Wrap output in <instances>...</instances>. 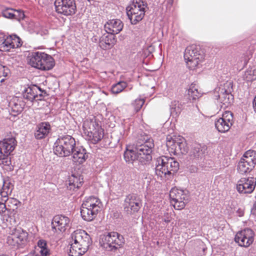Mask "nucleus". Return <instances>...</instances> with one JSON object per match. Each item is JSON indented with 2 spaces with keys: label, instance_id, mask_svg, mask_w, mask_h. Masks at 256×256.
<instances>
[{
  "label": "nucleus",
  "instance_id": "nucleus-7",
  "mask_svg": "<svg viewBox=\"0 0 256 256\" xmlns=\"http://www.w3.org/2000/svg\"><path fill=\"white\" fill-rule=\"evenodd\" d=\"M100 244L106 250L114 252L124 245V239L122 235L112 232L102 236Z\"/></svg>",
  "mask_w": 256,
  "mask_h": 256
},
{
  "label": "nucleus",
  "instance_id": "nucleus-20",
  "mask_svg": "<svg viewBox=\"0 0 256 256\" xmlns=\"http://www.w3.org/2000/svg\"><path fill=\"white\" fill-rule=\"evenodd\" d=\"M123 27V22L118 19L109 20L104 26L106 33L114 36L121 32Z\"/></svg>",
  "mask_w": 256,
  "mask_h": 256
},
{
  "label": "nucleus",
  "instance_id": "nucleus-38",
  "mask_svg": "<svg viewBox=\"0 0 256 256\" xmlns=\"http://www.w3.org/2000/svg\"><path fill=\"white\" fill-rule=\"evenodd\" d=\"M256 152L252 150H248L246 151L242 158L246 160H250L252 162H256Z\"/></svg>",
  "mask_w": 256,
  "mask_h": 256
},
{
  "label": "nucleus",
  "instance_id": "nucleus-45",
  "mask_svg": "<svg viewBox=\"0 0 256 256\" xmlns=\"http://www.w3.org/2000/svg\"><path fill=\"white\" fill-rule=\"evenodd\" d=\"M14 11H15V10ZM16 14H14V15H16V16H14V19L18 20L24 19V14L23 11L20 10H16Z\"/></svg>",
  "mask_w": 256,
  "mask_h": 256
},
{
  "label": "nucleus",
  "instance_id": "nucleus-15",
  "mask_svg": "<svg viewBox=\"0 0 256 256\" xmlns=\"http://www.w3.org/2000/svg\"><path fill=\"white\" fill-rule=\"evenodd\" d=\"M232 123V113L230 111H226L222 118L215 121V126L219 132L224 133L230 130Z\"/></svg>",
  "mask_w": 256,
  "mask_h": 256
},
{
  "label": "nucleus",
  "instance_id": "nucleus-43",
  "mask_svg": "<svg viewBox=\"0 0 256 256\" xmlns=\"http://www.w3.org/2000/svg\"><path fill=\"white\" fill-rule=\"evenodd\" d=\"M10 191L8 192L6 190H3L2 189L1 190V192H0L1 202H2L4 204L8 200V195L10 194Z\"/></svg>",
  "mask_w": 256,
  "mask_h": 256
},
{
  "label": "nucleus",
  "instance_id": "nucleus-32",
  "mask_svg": "<svg viewBox=\"0 0 256 256\" xmlns=\"http://www.w3.org/2000/svg\"><path fill=\"white\" fill-rule=\"evenodd\" d=\"M22 96L24 99L32 102L36 96L35 87L32 86L25 88L22 92Z\"/></svg>",
  "mask_w": 256,
  "mask_h": 256
},
{
  "label": "nucleus",
  "instance_id": "nucleus-18",
  "mask_svg": "<svg viewBox=\"0 0 256 256\" xmlns=\"http://www.w3.org/2000/svg\"><path fill=\"white\" fill-rule=\"evenodd\" d=\"M70 222L69 218L65 216L56 215L52 220V230L54 232H64L68 226Z\"/></svg>",
  "mask_w": 256,
  "mask_h": 256
},
{
  "label": "nucleus",
  "instance_id": "nucleus-1",
  "mask_svg": "<svg viewBox=\"0 0 256 256\" xmlns=\"http://www.w3.org/2000/svg\"><path fill=\"white\" fill-rule=\"evenodd\" d=\"M144 144L138 142L134 148L132 150L126 149L124 152V158L126 162H132L138 160L142 165H147L152 160V153L154 148V140L146 136L142 140Z\"/></svg>",
  "mask_w": 256,
  "mask_h": 256
},
{
  "label": "nucleus",
  "instance_id": "nucleus-10",
  "mask_svg": "<svg viewBox=\"0 0 256 256\" xmlns=\"http://www.w3.org/2000/svg\"><path fill=\"white\" fill-rule=\"evenodd\" d=\"M170 197L174 208L178 210L184 208L188 202V192L182 190L172 189L170 192Z\"/></svg>",
  "mask_w": 256,
  "mask_h": 256
},
{
  "label": "nucleus",
  "instance_id": "nucleus-44",
  "mask_svg": "<svg viewBox=\"0 0 256 256\" xmlns=\"http://www.w3.org/2000/svg\"><path fill=\"white\" fill-rule=\"evenodd\" d=\"M13 186L10 184L8 181H4L3 185L2 188V189L3 190L10 191V192L11 193L12 190Z\"/></svg>",
  "mask_w": 256,
  "mask_h": 256
},
{
  "label": "nucleus",
  "instance_id": "nucleus-26",
  "mask_svg": "<svg viewBox=\"0 0 256 256\" xmlns=\"http://www.w3.org/2000/svg\"><path fill=\"white\" fill-rule=\"evenodd\" d=\"M72 161L79 164H82L88 158V154L83 148L75 147L74 152L72 153Z\"/></svg>",
  "mask_w": 256,
  "mask_h": 256
},
{
  "label": "nucleus",
  "instance_id": "nucleus-25",
  "mask_svg": "<svg viewBox=\"0 0 256 256\" xmlns=\"http://www.w3.org/2000/svg\"><path fill=\"white\" fill-rule=\"evenodd\" d=\"M256 164L250 160H245L241 158L238 164V171L242 174L248 173L254 168Z\"/></svg>",
  "mask_w": 256,
  "mask_h": 256
},
{
  "label": "nucleus",
  "instance_id": "nucleus-50",
  "mask_svg": "<svg viewBox=\"0 0 256 256\" xmlns=\"http://www.w3.org/2000/svg\"><path fill=\"white\" fill-rule=\"evenodd\" d=\"M251 212L252 214L256 215V200L254 204L253 208L251 210Z\"/></svg>",
  "mask_w": 256,
  "mask_h": 256
},
{
  "label": "nucleus",
  "instance_id": "nucleus-31",
  "mask_svg": "<svg viewBox=\"0 0 256 256\" xmlns=\"http://www.w3.org/2000/svg\"><path fill=\"white\" fill-rule=\"evenodd\" d=\"M68 179V188L70 190L78 189L82 186L83 179L80 178V176H76L75 174H73L69 177Z\"/></svg>",
  "mask_w": 256,
  "mask_h": 256
},
{
  "label": "nucleus",
  "instance_id": "nucleus-3",
  "mask_svg": "<svg viewBox=\"0 0 256 256\" xmlns=\"http://www.w3.org/2000/svg\"><path fill=\"white\" fill-rule=\"evenodd\" d=\"M179 169V163L174 158L162 156L156 161L155 172L157 176H173Z\"/></svg>",
  "mask_w": 256,
  "mask_h": 256
},
{
  "label": "nucleus",
  "instance_id": "nucleus-49",
  "mask_svg": "<svg viewBox=\"0 0 256 256\" xmlns=\"http://www.w3.org/2000/svg\"><path fill=\"white\" fill-rule=\"evenodd\" d=\"M236 214L239 216H242L244 214V210L240 208L236 210Z\"/></svg>",
  "mask_w": 256,
  "mask_h": 256
},
{
  "label": "nucleus",
  "instance_id": "nucleus-17",
  "mask_svg": "<svg viewBox=\"0 0 256 256\" xmlns=\"http://www.w3.org/2000/svg\"><path fill=\"white\" fill-rule=\"evenodd\" d=\"M254 234L250 228H246L237 232L235 242L240 246L248 247L254 242Z\"/></svg>",
  "mask_w": 256,
  "mask_h": 256
},
{
  "label": "nucleus",
  "instance_id": "nucleus-4",
  "mask_svg": "<svg viewBox=\"0 0 256 256\" xmlns=\"http://www.w3.org/2000/svg\"><path fill=\"white\" fill-rule=\"evenodd\" d=\"M76 140L68 134L58 136L54 144V152L60 157H66L74 152L76 146Z\"/></svg>",
  "mask_w": 256,
  "mask_h": 256
},
{
  "label": "nucleus",
  "instance_id": "nucleus-24",
  "mask_svg": "<svg viewBox=\"0 0 256 256\" xmlns=\"http://www.w3.org/2000/svg\"><path fill=\"white\" fill-rule=\"evenodd\" d=\"M214 96L222 104L221 108H224L230 106L234 100V96L232 94L215 92Z\"/></svg>",
  "mask_w": 256,
  "mask_h": 256
},
{
  "label": "nucleus",
  "instance_id": "nucleus-11",
  "mask_svg": "<svg viewBox=\"0 0 256 256\" xmlns=\"http://www.w3.org/2000/svg\"><path fill=\"white\" fill-rule=\"evenodd\" d=\"M142 206V200L137 194L132 193L126 196L124 206L128 214L132 215L138 212Z\"/></svg>",
  "mask_w": 256,
  "mask_h": 256
},
{
  "label": "nucleus",
  "instance_id": "nucleus-12",
  "mask_svg": "<svg viewBox=\"0 0 256 256\" xmlns=\"http://www.w3.org/2000/svg\"><path fill=\"white\" fill-rule=\"evenodd\" d=\"M54 6L57 12L65 16L73 15L76 10L74 0H56Z\"/></svg>",
  "mask_w": 256,
  "mask_h": 256
},
{
  "label": "nucleus",
  "instance_id": "nucleus-14",
  "mask_svg": "<svg viewBox=\"0 0 256 256\" xmlns=\"http://www.w3.org/2000/svg\"><path fill=\"white\" fill-rule=\"evenodd\" d=\"M166 146L170 152L178 156L186 154L188 150V147L184 138L168 140Z\"/></svg>",
  "mask_w": 256,
  "mask_h": 256
},
{
  "label": "nucleus",
  "instance_id": "nucleus-29",
  "mask_svg": "<svg viewBox=\"0 0 256 256\" xmlns=\"http://www.w3.org/2000/svg\"><path fill=\"white\" fill-rule=\"evenodd\" d=\"M82 206L86 208H90L100 210L102 206V202L100 200L94 196H90L84 202Z\"/></svg>",
  "mask_w": 256,
  "mask_h": 256
},
{
  "label": "nucleus",
  "instance_id": "nucleus-48",
  "mask_svg": "<svg viewBox=\"0 0 256 256\" xmlns=\"http://www.w3.org/2000/svg\"><path fill=\"white\" fill-rule=\"evenodd\" d=\"M45 94L44 93H42L40 94H38L36 93V99L34 100L38 101L42 100H43V98Z\"/></svg>",
  "mask_w": 256,
  "mask_h": 256
},
{
  "label": "nucleus",
  "instance_id": "nucleus-30",
  "mask_svg": "<svg viewBox=\"0 0 256 256\" xmlns=\"http://www.w3.org/2000/svg\"><path fill=\"white\" fill-rule=\"evenodd\" d=\"M201 96L200 94L198 92L196 84H192L187 91L185 96L189 100L190 102H194L196 99Z\"/></svg>",
  "mask_w": 256,
  "mask_h": 256
},
{
  "label": "nucleus",
  "instance_id": "nucleus-42",
  "mask_svg": "<svg viewBox=\"0 0 256 256\" xmlns=\"http://www.w3.org/2000/svg\"><path fill=\"white\" fill-rule=\"evenodd\" d=\"M144 99H136L135 100L134 102L132 103V105L136 112H138L142 108V106L144 105Z\"/></svg>",
  "mask_w": 256,
  "mask_h": 256
},
{
  "label": "nucleus",
  "instance_id": "nucleus-34",
  "mask_svg": "<svg viewBox=\"0 0 256 256\" xmlns=\"http://www.w3.org/2000/svg\"><path fill=\"white\" fill-rule=\"evenodd\" d=\"M40 252L42 256H47L48 250L46 248V242L44 240H39L38 242V248H36V252Z\"/></svg>",
  "mask_w": 256,
  "mask_h": 256
},
{
  "label": "nucleus",
  "instance_id": "nucleus-27",
  "mask_svg": "<svg viewBox=\"0 0 256 256\" xmlns=\"http://www.w3.org/2000/svg\"><path fill=\"white\" fill-rule=\"evenodd\" d=\"M100 210L96 209H94L90 208H86L82 206L81 208V216L83 219L85 220L90 222L92 220L97 216L98 212Z\"/></svg>",
  "mask_w": 256,
  "mask_h": 256
},
{
  "label": "nucleus",
  "instance_id": "nucleus-6",
  "mask_svg": "<svg viewBox=\"0 0 256 256\" xmlns=\"http://www.w3.org/2000/svg\"><path fill=\"white\" fill-rule=\"evenodd\" d=\"M16 145L17 142L14 137L0 140V166H10L11 165L12 152Z\"/></svg>",
  "mask_w": 256,
  "mask_h": 256
},
{
  "label": "nucleus",
  "instance_id": "nucleus-35",
  "mask_svg": "<svg viewBox=\"0 0 256 256\" xmlns=\"http://www.w3.org/2000/svg\"><path fill=\"white\" fill-rule=\"evenodd\" d=\"M243 78L248 82H252L256 80V68H248L243 75Z\"/></svg>",
  "mask_w": 256,
  "mask_h": 256
},
{
  "label": "nucleus",
  "instance_id": "nucleus-8",
  "mask_svg": "<svg viewBox=\"0 0 256 256\" xmlns=\"http://www.w3.org/2000/svg\"><path fill=\"white\" fill-rule=\"evenodd\" d=\"M147 7L146 2L139 0H136L132 6L126 8V14L132 24H136L143 19Z\"/></svg>",
  "mask_w": 256,
  "mask_h": 256
},
{
  "label": "nucleus",
  "instance_id": "nucleus-21",
  "mask_svg": "<svg viewBox=\"0 0 256 256\" xmlns=\"http://www.w3.org/2000/svg\"><path fill=\"white\" fill-rule=\"evenodd\" d=\"M116 42V36L112 34H104L100 38L99 46L102 50L112 48Z\"/></svg>",
  "mask_w": 256,
  "mask_h": 256
},
{
  "label": "nucleus",
  "instance_id": "nucleus-40",
  "mask_svg": "<svg viewBox=\"0 0 256 256\" xmlns=\"http://www.w3.org/2000/svg\"><path fill=\"white\" fill-rule=\"evenodd\" d=\"M14 10L13 8H6L5 10H3L2 12V15L3 16L6 18H10V19H14V14L12 12Z\"/></svg>",
  "mask_w": 256,
  "mask_h": 256
},
{
  "label": "nucleus",
  "instance_id": "nucleus-23",
  "mask_svg": "<svg viewBox=\"0 0 256 256\" xmlns=\"http://www.w3.org/2000/svg\"><path fill=\"white\" fill-rule=\"evenodd\" d=\"M206 148L204 146L200 144H194L192 145L188 154L191 160H198L202 158L204 154Z\"/></svg>",
  "mask_w": 256,
  "mask_h": 256
},
{
  "label": "nucleus",
  "instance_id": "nucleus-41",
  "mask_svg": "<svg viewBox=\"0 0 256 256\" xmlns=\"http://www.w3.org/2000/svg\"><path fill=\"white\" fill-rule=\"evenodd\" d=\"M11 36L12 38V44L14 45L12 48L20 47L22 44L20 38L16 34H12Z\"/></svg>",
  "mask_w": 256,
  "mask_h": 256
},
{
  "label": "nucleus",
  "instance_id": "nucleus-16",
  "mask_svg": "<svg viewBox=\"0 0 256 256\" xmlns=\"http://www.w3.org/2000/svg\"><path fill=\"white\" fill-rule=\"evenodd\" d=\"M256 186V178L254 177L242 178L238 181L236 190L240 194H251Z\"/></svg>",
  "mask_w": 256,
  "mask_h": 256
},
{
  "label": "nucleus",
  "instance_id": "nucleus-5",
  "mask_svg": "<svg viewBox=\"0 0 256 256\" xmlns=\"http://www.w3.org/2000/svg\"><path fill=\"white\" fill-rule=\"evenodd\" d=\"M27 60L32 66L42 70H49L55 65L54 60L52 56L39 52H32Z\"/></svg>",
  "mask_w": 256,
  "mask_h": 256
},
{
  "label": "nucleus",
  "instance_id": "nucleus-47",
  "mask_svg": "<svg viewBox=\"0 0 256 256\" xmlns=\"http://www.w3.org/2000/svg\"><path fill=\"white\" fill-rule=\"evenodd\" d=\"M6 210V204L0 201V214L5 212Z\"/></svg>",
  "mask_w": 256,
  "mask_h": 256
},
{
  "label": "nucleus",
  "instance_id": "nucleus-46",
  "mask_svg": "<svg viewBox=\"0 0 256 256\" xmlns=\"http://www.w3.org/2000/svg\"><path fill=\"white\" fill-rule=\"evenodd\" d=\"M162 220L168 224L172 220V214L168 212H164L162 216Z\"/></svg>",
  "mask_w": 256,
  "mask_h": 256
},
{
  "label": "nucleus",
  "instance_id": "nucleus-13",
  "mask_svg": "<svg viewBox=\"0 0 256 256\" xmlns=\"http://www.w3.org/2000/svg\"><path fill=\"white\" fill-rule=\"evenodd\" d=\"M28 234L20 227L14 228L10 230L7 237L6 242L10 246H18L20 242L26 240Z\"/></svg>",
  "mask_w": 256,
  "mask_h": 256
},
{
  "label": "nucleus",
  "instance_id": "nucleus-22",
  "mask_svg": "<svg viewBox=\"0 0 256 256\" xmlns=\"http://www.w3.org/2000/svg\"><path fill=\"white\" fill-rule=\"evenodd\" d=\"M51 126L48 122H42L36 126L34 132V137L40 140L47 136L50 132Z\"/></svg>",
  "mask_w": 256,
  "mask_h": 256
},
{
  "label": "nucleus",
  "instance_id": "nucleus-28",
  "mask_svg": "<svg viewBox=\"0 0 256 256\" xmlns=\"http://www.w3.org/2000/svg\"><path fill=\"white\" fill-rule=\"evenodd\" d=\"M0 38H2L0 41V48L2 51H9L11 48H12V36L11 35L6 36L4 33L0 32Z\"/></svg>",
  "mask_w": 256,
  "mask_h": 256
},
{
  "label": "nucleus",
  "instance_id": "nucleus-36",
  "mask_svg": "<svg viewBox=\"0 0 256 256\" xmlns=\"http://www.w3.org/2000/svg\"><path fill=\"white\" fill-rule=\"evenodd\" d=\"M127 86V84L124 81H120L112 85L111 88L112 93L118 94L122 92Z\"/></svg>",
  "mask_w": 256,
  "mask_h": 256
},
{
  "label": "nucleus",
  "instance_id": "nucleus-2",
  "mask_svg": "<svg viewBox=\"0 0 256 256\" xmlns=\"http://www.w3.org/2000/svg\"><path fill=\"white\" fill-rule=\"evenodd\" d=\"M70 256H80L85 254L92 242L90 236L84 230H77L71 234Z\"/></svg>",
  "mask_w": 256,
  "mask_h": 256
},
{
  "label": "nucleus",
  "instance_id": "nucleus-33",
  "mask_svg": "<svg viewBox=\"0 0 256 256\" xmlns=\"http://www.w3.org/2000/svg\"><path fill=\"white\" fill-rule=\"evenodd\" d=\"M233 92V83L232 82L227 81L220 85V87L216 88L215 92L232 94Z\"/></svg>",
  "mask_w": 256,
  "mask_h": 256
},
{
  "label": "nucleus",
  "instance_id": "nucleus-52",
  "mask_svg": "<svg viewBox=\"0 0 256 256\" xmlns=\"http://www.w3.org/2000/svg\"><path fill=\"white\" fill-rule=\"evenodd\" d=\"M14 106L17 109L16 110L17 111H20L22 109V107L20 105L19 106L17 104H14Z\"/></svg>",
  "mask_w": 256,
  "mask_h": 256
},
{
  "label": "nucleus",
  "instance_id": "nucleus-19",
  "mask_svg": "<svg viewBox=\"0 0 256 256\" xmlns=\"http://www.w3.org/2000/svg\"><path fill=\"white\" fill-rule=\"evenodd\" d=\"M88 130V137L89 140L92 144H96L104 137V132L102 130L99 129L98 124L94 122L90 123V127Z\"/></svg>",
  "mask_w": 256,
  "mask_h": 256
},
{
  "label": "nucleus",
  "instance_id": "nucleus-37",
  "mask_svg": "<svg viewBox=\"0 0 256 256\" xmlns=\"http://www.w3.org/2000/svg\"><path fill=\"white\" fill-rule=\"evenodd\" d=\"M170 107L171 114H177L181 112V108L178 101L174 100L172 102Z\"/></svg>",
  "mask_w": 256,
  "mask_h": 256
},
{
  "label": "nucleus",
  "instance_id": "nucleus-39",
  "mask_svg": "<svg viewBox=\"0 0 256 256\" xmlns=\"http://www.w3.org/2000/svg\"><path fill=\"white\" fill-rule=\"evenodd\" d=\"M9 73L10 70L8 68L0 64V84L4 81V78L2 77L7 76Z\"/></svg>",
  "mask_w": 256,
  "mask_h": 256
},
{
  "label": "nucleus",
  "instance_id": "nucleus-51",
  "mask_svg": "<svg viewBox=\"0 0 256 256\" xmlns=\"http://www.w3.org/2000/svg\"><path fill=\"white\" fill-rule=\"evenodd\" d=\"M34 86L35 88H36V90L37 89H38L40 91L42 92V93H44V94H46V96H47V94H46V92L45 91V90H42L40 88L36 86Z\"/></svg>",
  "mask_w": 256,
  "mask_h": 256
},
{
  "label": "nucleus",
  "instance_id": "nucleus-9",
  "mask_svg": "<svg viewBox=\"0 0 256 256\" xmlns=\"http://www.w3.org/2000/svg\"><path fill=\"white\" fill-rule=\"evenodd\" d=\"M184 58L188 66L192 69L204 58V56L199 46L192 45L186 48Z\"/></svg>",
  "mask_w": 256,
  "mask_h": 256
}]
</instances>
